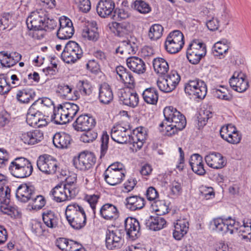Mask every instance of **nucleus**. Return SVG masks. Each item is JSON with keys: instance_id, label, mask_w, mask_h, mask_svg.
Instances as JSON below:
<instances>
[{"instance_id": "1", "label": "nucleus", "mask_w": 251, "mask_h": 251, "mask_svg": "<svg viewBox=\"0 0 251 251\" xmlns=\"http://www.w3.org/2000/svg\"><path fill=\"white\" fill-rule=\"evenodd\" d=\"M65 216L70 226L75 229H81L86 224V215L84 210L76 203H73L67 206Z\"/></svg>"}, {"instance_id": "2", "label": "nucleus", "mask_w": 251, "mask_h": 251, "mask_svg": "<svg viewBox=\"0 0 251 251\" xmlns=\"http://www.w3.org/2000/svg\"><path fill=\"white\" fill-rule=\"evenodd\" d=\"M10 174L19 178H26L32 174L33 168L30 161L23 157L15 158L8 167Z\"/></svg>"}, {"instance_id": "3", "label": "nucleus", "mask_w": 251, "mask_h": 251, "mask_svg": "<svg viewBox=\"0 0 251 251\" xmlns=\"http://www.w3.org/2000/svg\"><path fill=\"white\" fill-rule=\"evenodd\" d=\"M83 50L80 45L75 41H68L61 53L62 59L66 63H74L81 58Z\"/></svg>"}, {"instance_id": "4", "label": "nucleus", "mask_w": 251, "mask_h": 251, "mask_svg": "<svg viewBox=\"0 0 251 251\" xmlns=\"http://www.w3.org/2000/svg\"><path fill=\"white\" fill-rule=\"evenodd\" d=\"M184 91L186 94L196 98L202 100L207 94V86L205 82L199 78H194L188 80L185 84Z\"/></svg>"}, {"instance_id": "5", "label": "nucleus", "mask_w": 251, "mask_h": 251, "mask_svg": "<svg viewBox=\"0 0 251 251\" xmlns=\"http://www.w3.org/2000/svg\"><path fill=\"white\" fill-rule=\"evenodd\" d=\"M184 45L183 33L178 30L171 32L167 36L164 47L166 50L170 54L179 52Z\"/></svg>"}, {"instance_id": "6", "label": "nucleus", "mask_w": 251, "mask_h": 251, "mask_svg": "<svg viewBox=\"0 0 251 251\" xmlns=\"http://www.w3.org/2000/svg\"><path fill=\"white\" fill-rule=\"evenodd\" d=\"M11 189L8 186L0 188V209L4 214L16 217L18 213L17 207L13 206L10 201Z\"/></svg>"}, {"instance_id": "7", "label": "nucleus", "mask_w": 251, "mask_h": 251, "mask_svg": "<svg viewBox=\"0 0 251 251\" xmlns=\"http://www.w3.org/2000/svg\"><path fill=\"white\" fill-rule=\"evenodd\" d=\"M96 162L93 153L88 151L81 152L77 157L73 159V164L76 169L86 172L92 169Z\"/></svg>"}, {"instance_id": "8", "label": "nucleus", "mask_w": 251, "mask_h": 251, "mask_svg": "<svg viewBox=\"0 0 251 251\" xmlns=\"http://www.w3.org/2000/svg\"><path fill=\"white\" fill-rule=\"evenodd\" d=\"M37 166L40 171L47 175H53L59 169L56 159L47 154L40 155L38 158Z\"/></svg>"}, {"instance_id": "9", "label": "nucleus", "mask_w": 251, "mask_h": 251, "mask_svg": "<svg viewBox=\"0 0 251 251\" xmlns=\"http://www.w3.org/2000/svg\"><path fill=\"white\" fill-rule=\"evenodd\" d=\"M123 233L119 229L115 230L107 229L106 231L105 246L109 250H118L124 243Z\"/></svg>"}, {"instance_id": "10", "label": "nucleus", "mask_w": 251, "mask_h": 251, "mask_svg": "<svg viewBox=\"0 0 251 251\" xmlns=\"http://www.w3.org/2000/svg\"><path fill=\"white\" fill-rule=\"evenodd\" d=\"M46 18V13L41 11L31 12L26 20L27 28L29 30H42Z\"/></svg>"}, {"instance_id": "11", "label": "nucleus", "mask_w": 251, "mask_h": 251, "mask_svg": "<svg viewBox=\"0 0 251 251\" xmlns=\"http://www.w3.org/2000/svg\"><path fill=\"white\" fill-rule=\"evenodd\" d=\"M36 189L31 183H22L20 185L16 191L17 200L23 202H26L31 200L36 194Z\"/></svg>"}, {"instance_id": "12", "label": "nucleus", "mask_w": 251, "mask_h": 251, "mask_svg": "<svg viewBox=\"0 0 251 251\" xmlns=\"http://www.w3.org/2000/svg\"><path fill=\"white\" fill-rule=\"evenodd\" d=\"M96 125L95 119L90 114H81L78 116L73 126L75 129L78 131L93 129Z\"/></svg>"}, {"instance_id": "13", "label": "nucleus", "mask_w": 251, "mask_h": 251, "mask_svg": "<svg viewBox=\"0 0 251 251\" xmlns=\"http://www.w3.org/2000/svg\"><path fill=\"white\" fill-rule=\"evenodd\" d=\"M171 125H167L166 127V135L172 137L176 134L178 131L182 130L186 126V120L185 117L180 112L175 116L170 122Z\"/></svg>"}, {"instance_id": "14", "label": "nucleus", "mask_w": 251, "mask_h": 251, "mask_svg": "<svg viewBox=\"0 0 251 251\" xmlns=\"http://www.w3.org/2000/svg\"><path fill=\"white\" fill-rule=\"evenodd\" d=\"M125 227L127 235L134 240L141 235L139 221L135 218L127 217L125 220Z\"/></svg>"}, {"instance_id": "15", "label": "nucleus", "mask_w": 251, "mask_h": 251, "mask_svg": "<svg viewBox=\"0 0 251 251\" xmlns=\"http://www.w3.org/2000/svg\"><path fill=\"white\" fill-rule=\"evenodd\" d=\"M207 165L214 169H220L226 166V160L222 154L212 152L205 156Z\"/></svg>"}, {"instance_id": "16", "label": "nucleus", "mask_w": 251, "mask_h": 251, "mask_svg": "<svg viewBox=\"0 0 251 251\" xmlns=\"http://www.w3.org/2000/svg\"><path fill=\"white\" fill-rule=\"evenodd\" d=\"M146 128L140 126L133 131V135L129 136V143L136 147L138 150L142 148L147 137Z\"/></svg>"}, {"instance_id": "17", "label": "nucleus", "mask_w": 251, "mask_h": 251, "mask_svg": "<svg viewBox=\"0 0 251 251\" xmlns=\"http://www.w3.org/2000/svg\"><path fill=\"white\" fill-rule=\"evenodd\" d=\"M115 2L112 0H100L96 6L98 14L102 18L112 16L115 9Z\"/></svg>"}, {"instance_id": "18", "label": "nucleus", "mask_w": 251, "mask_h": 251, "mask_svg": "<svg viewBox=\"0 0 251 251\" xmlns=\"http://www.w3.org/2000/svg\"><path fill=\"white\" fill-rule=\"evenodd\" d=\"M111 27L113 29L115 35L119 37H124L129 35L133 30L131 24L126 21L121 23L113 22L111 24Z\"/></svg>"}, {"instance_id": "19", "label": "nucleus", "mask_w": 251, "mask_h": 251, "mask_svg": "<svg viewBox=\"0 0 251 251\" xmlns=\"http://www.w3.org/2000/svg\"><path fill=\"white\" fill-rule=\"evenodd\" d=\"M127 129L123 126H114L111 130V139L115 142L121 144L129 142V136L131 135L127 133Z\"/></svg>"}, {"instance_id": "20", "label": "nucleus", "mask_w": 251, "mask_h": 251, "mask_svg": "<svg viewBox=\"0 0 251 251\" xmlns=\"http://www.w3.org/2000/svg\"><path fill=\"white\" fill-rule=\"evenodd\" d=\"M21 138L24 143L33 145L40 143L44 139V133L40 130L35 129L23 133Z\"/></svg>"}, {"instance_id": "21", "label": "nucleus", "mask_w": 251, "mask_h": 251, "mask_svg": "<svg viewBox=\"0 0 251 251\" xmlns=\"http://www.w3.org/2000/svg\"><path fill=\"white\" fill-rule=\"evenodd\" d=\"M50 195L53 197V200L57 202H63L70 200L75 197H69L67 190L63 186V183H59L51 189Z\"/></svg>"}, {"instance_id": "22", "label": "nucleus", "mask_w": 251, "mask_h": 251, "mask_svg": "<svg viewBox=\"0 0 251 251\" xmlns=\"http://www.w3.org/2000/svg\"><path fill=\"white\" fill-rule=\"evenodd\" d=\"M38 100H35L28 110L26 121L31 126H36L39 118L43 117V113L39 111L37 106Z\"/></svg>"}, {"instance_id": "23", "label": "nucleus", "mask_w": 251, "mask_h": 251, "mask_svg": "<svg viewBox=\"0 0 251 251\" xmlns=\"http://www.w3.org/2000/svg\"><path fill=\"white\" fill-rule=\"evenodd\" d=\"M119 99L121 103L132 108L136 107L139 103L138 94L130 90L122 92Z\"/></svg>"}, {"instance_id": "24", "label": "nucleus", "mask_w": 251, "mask_h": 251, "mask_svg": "<svg viewBox=\"0 0 251 251\" xmlns=\"http://www.w3.org/2000/svg\"><path fill=\"white\" fill-rule=\"evenodd\" d=\"M126 64L129 69L137 74H142L146 70L144 61L137 56H131L127 58Z\"/></svg>"}, {"instance_id": "25", "label": "nucleus", "mask_w": 251, "mask_h": 251, "mask_svg": "<svg viewBox=\"0 0 251 251\" xmlns=\"http://www.w3.org/2000/svg\"><path fill=\"white\" fill-rule=\"evenodd\" d=\"M126 207L129 210L134 211L142 209L145 205V199L137 195L126 197L125 200Z\"/></svg>"}, {"instance_id": "26", "label": "nucleus", "mask_w": 251, "mask_h": 251, "mask_svg": "<svg viewBox=\"0 0 251 251\" xmlns=\"http://www.w3.org/2000/svg\"><path fill=\"white\" fill-rule=\"evenodd\" d=\"M100 214L107 220H115L119 217V211L117 207L111 203H105L101 207Z\"/></svg>"}, {"instance_id": "27", "label": "nucleus", "mask_w": 251, "mask_h": 251, "mask_svg": "<svg viewBox=\"0 0 251 251\" xmlns=\"http://www.w3.org/2000/svg\"><path fill=\"white\" fill-rule=\"evenodd\" d=\"M113 99V94L111 87L106 83L99 87V100L101 103L108 104Z\"/></svg>"}, {"instance_id": "28", "label": "nucleus", "mask_w": 251, "mask_h": 251, "mask_svg": "<svg viewBox=\"0 0 251 251\" xmlns=\"http://www.w3.org/2000/svg\"><path fill=\"white\" fill-rule=\"evenodd\" d=\"M189 164L193 171L200 176H203L206 173L204 169L202 157L199 154H193L189 160Z\"/></svg>"}, {"instance_id": "29", "label": "nucleus", "mask_w": 251, "mask_h": 251, "mask_svg": "<svg viewBox=\"0 0 251 251\" xmlns=\"http://www.w3.org/2000/svg\"><path fill=\"white\" fill-rule=\"evenodd\" d=\"M72 139L71 136L65 132H57L53 137V143L57 148H68Z\"/></svg>"}, {"instance_id": "30", "label": "nucleus", "mask_w": 251, "mask_h": 251, "mask_svg": "<svg viewBox=\"0 0 251 251\" xmlns=\"http://www.w3.org/2000/svg\"><path fill=\"white\" fill-rule=\"evenodd\" d=\"M104 180L110 185L115 186L122 182L125 177V172L114 171L104 173Z\"/></svg>"}, {"instance_id": "31", "label": "nucleus", "mask_w": 251, "mask_h": 251, "mask_svg": "<svg viewBox=\"0 0 251 251\" xmlns=\"http://www.w3.org/2000/svg\"><path fill=\"white\" fill-rule=\"evenodd\" d=\"M166 224V220L160 216H150L146 220V225L149 229L153 231L160 230L164 228Z\"/></svg>"}, {"instance_id": "32", "label": "nucleus", "mask_w": 251, "mask_h": 251, "mask_svg": "<svg viewBox=\"0 0 251 251\" xmlns=\"http://www.w3.org/2000/svg\"><path fill=\"white\" fill-rule=\"evenodd\" d=\"M189 222L186 220H179L175 225L173 237L177 240H180L185 235L189 229Z\"/></svg>"}, {"instance_id": "33", "label": "nucleus", "mask_w": 251, "mask_h": 251, "mask_svg": "<svg viewBox=\"0 0 251 251\" xmlns=\"http://www.w3.org/2000/svg\"><path fill=\"white\" fill-rule=\"evenodd\" d=\"M144 100L148 104L156 105L159 95L157 90L154 87L146 88L142 93Z\"/></svg>"}, {"instance_id": "34", "label": "nucleus", "mask_w": 251, "mask_h": 251, "mask_svg": "<svg viewBox=\"0 0 251 251\" xmlns=\"http://www.w3.org/2000/svg\"><path fill=\"white\" fill-rule=\"evenodd\" d=\"M224 216L213 218L209 223V228L212 231L220 233L223 235L226 234Z\"/></svg>"}, {"instance_id": "35", "label": "nucleus", "mask_w": 251, "mask_h": 251, "mask_svg": "<svg viewBox=\"0 0 251 251\" xmlns=\"http://www.w3.org/2000/svg\"><path fill=\"white\" fill-rule=\"evenodd\" d=\"M42 219L44 224L50 228H55L57 226L58 218L53 211L46 210L42 213Z\"/></svg>"}, {"instance_id": "36", "label": "nucleus", "mask_w": 251, "mask_h": 251, "mask_svg": "<svg viewBox=\"0 0 251 251\" xmlns=\"http://www.w3.org/2000/svg\"><path fill=\"white\" fill-rule=\"evenodd\" d=\"M152 65L155 72L161 76L165 75L169 71L168 63L163 58L157 57L153 59Z\"/></svg>"}, {"instance_id": "37", "label": "nucleus", "mask_w": 251, "mask_h": 251, "mask_svg": "<svg viewBox=\"0 0 251 251\" xmlns=\"http://www.w3.org/2000/svg\"><path fill=\"white\" fill-rule=\"evenodd\" d=\"M59 107L61 109L62 111H64L65 115L69 117V118L71 120L75 116L79 109L77 104L70 102H66L59 104Z\"/></svg>"}, {"instance_id": "38", "label": "nucleus", "mask_w": 251, "mask_h": 251, "mask_svg": "<svg viewBox=\"0 0 251 251\" xmlns=\"http://www.w3.org/2000/svg\"><path fill=\"white\" fill-rule=\"evenodd\" d=\"M36 95L34 89L25 88L18 91L16 98L18 101L23 103H28L30 100H33Z\"/></svg>"}, {"instance_id": "39", "label": "nucleus", "mask_w": 251, "mask_h": 251, "mask_svg": "<svg viewBox=\"0 0 251 251\" xmlns=\"http://www.w3.org/2000/svg\"><path fill=\"white\" fill-rule=\"evenodd\" d=\"M180 112L173 106H170L166 107L163 110V114L165 119L159 124L160 127H163L167 122L170 123L174 118L179 114Z\"/></svg>"}, {"instance_id": "40", "label": "nucleus", "mask_w": 251, "mask_h": 251, "mask_svg": "<svg viewBox=\"0 0 251 251\" xmlns=\"http://www.w3.org/2000/svg\"><path fill=\"white\" fill-rule=\"evenodd\" d=\"M78 91L83 96H90L93 92V87L87 80H79L76 84Z\"/></svg>"}, {"instance_id": "41", "label": "nucleus", "mask_w": 251, "mask_h": 251, "mask_svg": "<svg viewBox=\"0 0 251 251\" xmlns=\"http://www.w3.org/2000/svg\"><path fill=\"white\" fill-rule=\"evenodd\" d=\"M227 43L226 40H224L215 43L212 48V51L215 56H220V58L224 57V54L227 53L228 46L226 45Z\"/></svg>"}, {"instance_id": "42", "label": "nucleus", "mask_w": 251, "mask_h": 251, "mask_svg": "<svg viewBox=\"0 0 251 251\" xmlns=\"http://www.w3.org/2000/svg\"><path fill=\"white\" fill-rule=\"evenodd\" d=\"M206 54V51L204 52L196 51L187 49L186 56L190 63L194 65L198 64L200 60L204 57Z\"/></svg>"}, {"instance_id": "43", "label": "nucleus", "mask_w": 251, "mask_h": 251, "mask_svg": "<svg viewBox=\"0 0 251 251\" xmlns=\"http://www.w3.org/2000/svg\"><path fill=\"white\" fill-rule=\"evenodd\" d=\"M228 90L224 85H220L212 90L213 95L219 99L230 100L231 98L227 95Z\"/></svg>"}, {"instance_id": "44", "label": "nucleus", "mask_w": 251, "mask_h": 251, "mask_svg": "<svg viewBox=\"0 0 251 251\" xmlns=\"http://www.w3.org/2000/svg\"><path fill=\"white\" fill-rule=\"evenodd\" d=\"M173 90H175L180 80V76L176 71H171L169 74L163 75Z\"/></svg>"}, {"instance_id": "45", "label": "nucleus", "mask_w": 251, "mask_h": 251, "mask_svg": "<svg viewBox=\"0 0 251 251\" xmlns=\"http://www.w3.org/2000/svg\"><path fill=\"white\" fill-rule=\"evenodd\" d=\"M152 206L156 213V215L161 216L169 212L168 206L167 205L165 201H155Z\"/></svg>"}, {"instance_id": "46", "label": "nucleus", "mask_w": 251, "mask_h": 251, "mask_svg": "<svg viewBox=\"0 0 251 251\" xmlns=\"http://www.w3.org/2000/svg\"><path fill=\"white\" fill-rule=\"evenodd\" d=\"M74 33L73 26H68V27H59L56 32L57 37L61 40L68 39L71 38Z\"/></svg>"}, {"instance_id": "47", "label": "nucleus", "mask_w": 251, "mask_h": 251, "mask_svg": "<svg viewBox=\"0 0 251 251\" xmlns=\"http://www.w3.org/2000/svg\"><path fill=\"white\" fill-rule=\"evenodd\" d=\"M163 27L159 24H154L151 26L149 32V37L152 40L159 39L162 35Z\"/></svg>"}, {"instance_id": "48", "label": "nucleus", "mask_w": 251, "mask_h": 251, "mask_svg": "<svg viewBox=\"0 0 251 251\" xmlns=\"http://www.w3.org/2000/svg\"><path fill=\"white\" fill-rule=\"evenodd\" d=\"M132 7L142 14L149 13L151 10L150 5L142 0H136L133 3Z\"/></svg>"}, {"instance_id": "49", "label": "nucleus", "mask_w": 251, "mask_h": 251, "mask_svg": "<svg viewBox=\"0 0 251 251\" xmlns=\"http://www.w3.org/2000/svg\"><path fill=\"white\" fill-rule=\"evenodd\" d=\"M82 36L89 41L96 42L99 38V34L97 28L90 29L88 27H85L82 32Z\"/></svg>"}, {"instance_id": "50", "label": "nucleus", "mask_w": 251, "mask_h": 251, "mask_svg": "<svg viewBox=\"0 0 251 251\" xmlns=\"http://www.w3.org/2000/svg\"><path fill=\"white\" fill-rule=\"evenodd\" d=\"M0 63L2 67L9 68L15 64L13 56L4 51L0 52Z\"/></svg>"}, {"instance_id": "51", "label": "nucleus", "mask_w": 251, "mask_h": 251, "mask_svg": "<svg viewBox=\"0 0 251 251\" xmlns=\"http://www.w3.org/2000/svg\"><path fill=\"white\" fill-rule=\"evenodd\" d=\"M30 201H31L32 209L36 210L42 209L46 203L45 198L42 195H38L37 192Z\"/></svg>"}, {"instance_id": "52", "label": "nucleus", "mask_w": 251, "mask_h": 251, "mask_svg": "<svg viewBox=\"0 0 251 251\" xmlns=\"http://www.w3.org/2000/svg\"><path fill=\"white\" fill-rule=\"evenodd\" d=\"M109 140V137L107 131L105 130L103 131L100 137V158L103 157L107 152L108 148Z\"/></svg>"}, {"instance_id": "53", "label": "nucleus", "mask_w": 251, "mask_h": 251, "mask_svg": "<svg viewBox=\"0 0 251 251\" xmlns=\"http://www.w3.org/2000/svg\"><path fill=\"white\" fill-rule=\"evenodd\" d=\"M81 135L80 140L84 143H90L95 141L98 137V133L92 129L86 130Z\"/></svg>"}, {"instance_id": "54", "label": "nucleus", "mask_w": 251, "mask_h": 251, "mask_svg": "<svg viewBox=\"0 0 251 251\" xmlns=\"http://www.w3.org/2000/svg\"><path fill=\"white\" fill-rule=\"evenodd\" d=\"M187 49L193 51L204 52L206 51V46L201 40L194 39L189 45Z\"/></svg>"}, {"instance_id": "55", "label": "nucleus", "mask_w": 251, "mask_h": 251, "mask_svg": "<svg viewBox=\"0 0 251 251\" xmlns=\"http://www.w3.org/2000/svg\"><path fill=\"white\" fill-rule=\"evenodd\" d=\"M122 43L123 46H124L123 49L124 50L125 54H135L138 50V46L137 43L134 42L127 40L124 41Z\"/></svg>"}, {"instance_id": "56", "label": "nucleus", "mask_w": 251, "mask_h": 251, "mask_svg": "<svg viewBox=\"0 0 251 251\" xmlns=\"http://www.w3.org/2000/svg\"><path fill=\"white\" fill-rule=\"evenodd\" d=\"M12 14L9 12H4L1 14L0 19V30H4L12 24Z\"/></svg>"}, {"instance_id": "57", "label": "nucleus", "mask_w": 251, "mask_h": 251, "mask_svg": "<svg viewBox=\"0 0 251 251\" xmlns=\"http://www.w3.org/2000/svg\"><path fill=\"white\" fill-rule=\"evenodd\" d=\"M130 15V13L127 10L123 8H116L114 9L112 18L114 20L120 21L128 18Z\"/></svg>"}, {"instance_id": "58", "label": "nucleus", "mask_w": 251, "mask_h": 251, "mask_svg": "<svg viewBox=\"0 0 251 251\" xmlns=\"http://www.w3.org/2000/svg\"><path fill=\"white\" fill-rule=\"evenodd\" d=\"M11 86L7 81V78L4 74L0 75V95L8 93L11 90Z\"/></svg>"}, {"instance_id": "59", "label": "nucleus", "mask_w": 251, "mask_h": 251, "mask_svg": "<svg viewBox=\"0 0 251 251\" xmlns=\"http://www.w3.org/2000/svg\"><path fill=\"white\" fill-rule=\"evenodd\" d=\"M157 85L159 90L164 93H170L174 90L162 75L157 81Z\"/></svg>"}, {"instance_id": "60", "label": "nucleus", "mask_w": 251, "mask_h": 251, "mask_svg": "<svg viewBox=\"0 0 251 251\" xmlns=\"http://www.w3.org/2000/svg\"><path fill=\"white\" fill-rule=\"evenodd\" d=\"M236 127L232 124H227L223 126L220 130V136L222 138L226 140L227 138L235 131Z\"/></svg>"}, {"instance_id": "61", "label": "nucleus", "mask_w": 251, "mask_h": 251, "mask_svg": "<svg viewBox=\"0 0 251 251\" xmlns=\"http://www.w3.org/2000/svg\"><path fill=\"white\" fill-rule=\"evenodd\" d=\"M63 186L67 190L69 197H75L78 193V190L76 187V185L74 181H69L67 179L65 182H62Z\"/></svg>"}, {"instance_id": "62", "label": "nucleus", "mask_w": 251, "mask_h": 251, "mask_svg": "<svg viewBox=\"0 0 251 251\" xmlns=\"http://www.w3.org/2000/svg\"><path fill=\"white\" fill-rule=\"evenodd\" d=\"M224 220H226L225 222L226 226V234L229 233L230 234H233L235 233V218H232L231 216L226 217L224 216Z\"/></svg>"}, {"instance_id": "63", "label": "nucleus", "mask_w": 251, "mask_h": 251, "mask_svg": "<svg viewBox=\"0 0 251 251\" xmlns=\"http://www.w3.org/2000/svg\"><path fill=\"white\" fill-rule=\"evenodd\" d=\"M99 198L100 196L95 194L87 195L85 197V200L89 203L90 207L93 210L95 216L96 213V206Z\"/></svg>"}, {"instance_id": "64", "label": "nucleus", "mask_w": 251, "mask_h": 251, "mask_svg": "<svg viewBox=\"0 0 251 251\" xmlns=\"http://www.w3.org/2000/svg\"><path fill=\"white\" fill-rule=\"evenodd\" d=\"M62 110L59 107V105L57 107L53 106V113L51 116V121L53 122L56 125H63V122H61L60 118H61Z\"/></svg>"}]
</instances>
